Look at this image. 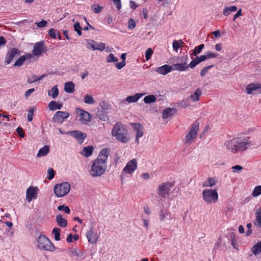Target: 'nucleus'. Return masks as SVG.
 <instances>
[{
  "mask_svg": "<svg viewBox=\"0 0 261 261\" xmlns=\"http://www.w3.org/2000/svg\"><path fill=\"white\" fill-rule=\"evenodd\" d=\"M261 145L258 136L237 137L226 141L224 146L233 153L242 152L247 149H256Z\"/></svg>",
  "mask_w": 261,
  "mask_h": 261,
  "instance_id": "1",
  "label": "nucleus"
},
{
  "mask_svg": "<svg viewBox=\"0 0 261 261\" xmlns=\"http://www.w3.org/2000/svg\"><path fill=\"white\" fill-rule=\"evenodd\" d=\"M109 154V150L103 149L100 152L97 158L93 161L89 170L90 175L93 177L103 175L107 169V162Z\"/></svg>",
  "mask_w": 261,
  "mask_h": 261,
  "instance_id": "2",
  "label": "nucleus"
},
{
  "mask_svg": "<svg viewBox=\"0 0 261 261\" xmlns=\"http://www.w3.org/2000/svg\"><path fill=\"white\" fill-rule=\"evenodd\" d=\"M111 134L113 137L121 143H126L129 140L128 134L123 124L117 123L113 126Z\"/></svg>",
  "mask_w": 261,
  "mask_h": 261,
  "instance_id": "3",
  "label": "nucleus"
},
{
  "mask_svg": "<svg viewBox=\"0 0 261 261\" xmlns=\"http://www.w3.org/2000/svg\"><path fill=\"white\" fill-rule=\"evenodd\" d=\"M36 247L37 249L49 252L54 251L56 247L45 236L41 234L36 239Z\"/></svg>",
  "mask_w": 261,
  "mask_h": 261,
  "instance_id": "4",
  "label": "nucleus"
},
{
  "mask_svg": "<svg viewBox=\"0 0 261 261\" xmlns=\"http://www.w3.org/2000/svg\"><path fill=\"white\" fill-rule=\"evenodd\" d=\"M203 200L207 204L216 203L219 198L217 189L206 188L202 192Z\"/></svg>",
  "mask_w": 261,
  "mask_h": 261,
  "instance_id": "5",
  "label": "nucleus"
},
{
  "mask_svg": "<svg viewBox=\"0 0 261 261\" xmlns=\"http://www.w3.org/2000/svg\"><path fill=\"white\" fill-rule=\"evenodd\" d=\"M71 189V186L68 182H63L56 184L54 191L57 197L61 198L67 195Z\"/></svg>",
  "mask_w": 261,
  "mask_h": 261,
  "instance_id": "6",
  "label": "nucleus"
},
{
  "mask_svg": "<svg viewBox=\"0 0 261 261\" xmlns=\"http://www.w3.org/2000/svg\"><path fill=\"white\" fill-rule=\"evenodd\" d=\"M159 223L162 227L168 226L173 217L171 213L167 209H161L158 216Z\"/></svg>",
  "mask_w": 261,
  "mask_h": 261,
  "instance_id": "7",
  "label": "nucleus"
},
{
  "mask_svg": "<svg viewBox=\"0 0 261 261\" xmlns=\"http://www.w3.org/2000/svg\"><path fill=\"white\" fill-rule=\"evenodd\" d=\"M175 59L178 62L173 63L174 69L179 71H185L188 69V56L176 57Z\"/></svg>",
  "mask_w": 261,
  "mask_h": 261,
  "instance_id": "8",
  "label": "nucleus"
},
{
  "mask_svg": "<svg viewBox=\"0 0 261 261\" xmlns=\"http://www.w3.org/2000/svg\"><path fill=\"white\" fill-rule=\"evenodd\" d=\"M137 160L136 159H133L126 163L125 166L122 170L121 176H122L125 175H132L137 170Z\"/></svg>",
  "mask_w": 261,
  "mask_h": 261,
  "instance_id": "9",
  "label": "nucleus"
},
{
  "mask_svg": "<svg viewBox=\"0 0 261 261\" xmlns=\"http://www.w3.org/2000/svg\"><path fill=\"white\" fill-rule=\"evenodd\" d=\"M199 128V124L198 122H194L185 138V142L186 143L191 144L195 139L197 134Z\"/></svg>",
  "mask_w": 261,
  "mask_h": 261,
  "instance_id": "10",
  "label": "nucleus"
},
{
  "mask_svg": "<svg viewBox=\"0 0 261 261\" xmlns=\"http://www.w3.org/2000/svg\"><path fill=\"white\" fill-rule=\"evenodd\" d=\"M246 92L249 95H257L261 94V84L257 82H253L247 85Z\"/></svg>",
  "mask_w": 261,
  "mask_h": 261,
  "instance_id": "11",
  "label": "nucleus"
},
{
  "mask_svg": "<svg viewBox=\"0 0 261 261\" xmlns=\"http://www.w3.org/2000/svg\"><path fill=\"white\" fill-rule=\"evenodd\" d=\"M75 112L79 117V121L83 124H87L91 120V115L81 108H76Z\"/></svg>",
  "mask_w": 261,
  "mask_h": 261,
  "instance_id": "12",
  "label": "nucleus"
},
{
  "mask_svg": "<svg viewBox=\"0 0 261 261\" xmlns=\"http://www.w3.org/2000/svg\"><path fill=\"white\" fill-rule=\"evenodd\" d=\"M172 187L170 182L164 183L159 186L158 194L160 197L165 198L169 195V193Z\"/></svg>",
  "mask_w": 261,
  "mask_h": 261,
  "instance_id": "13",
  "label": "nucleus"
},
{
  "mask_svg": "<svg viewBox=\"0 0 261 261\" xmlns=\"http://www.w3.org/2000/svg\"><path fill=\"white\" fill-rule=\"evenodd\" d=\"M87 47L90 48V47L93 50H98L102 51L106 48V44L102 42H97L93 40H87Z\"/></svg>",
  "mask_w": 261,
  "mask_h": 261,
  "instance_id": "14",
  "label": "nucleus"
},
{
  "mask_svg": "<svg viewBox=\"0 0 261 261\" xmlns=\"http://www.w3.org/2000/svg\"><path fill=\"white\" fill-rule=\"evenodd\" d=\"M39 189L37 187L30 186L26 191V200L28 202H30L33 199H36L37 198V194Z\"/></svg>",
  "mask_w": 261,
  "mask_h": 261,
  "instance_id": "15",
  "label": "nucleus"
},
{
  "mask_svg": "<svg viewBox=\"0 0 261 261\" xmlns=\"http://www.w3.org/2000/svg\"><path fill=\"white\" fill-rule=\"evenodd\" d=\"M65 134L66 135H70L71 136L76 138L79 144L83 143L87 137L86 133L76 130L67 132Z\"/></svg>",
  "mask_w": 261,
  "mask_h": 261,
  "instance_id": "16",
  "label": "nucleus"
},
{
  "mask_svg": "<svg viewBox=\"0 0 261 261\" xmlns=\"http://www.w3.org/2000/svg\"><path fill=\"white\" fill-rule=\"evenodd\" d=\"M69 116L68 112L63 111H57L53 117L54 122L59 124H62L64 120L67 118Z\"/></svg>",
  "mask_w": 261,
  "mask_h": 261,
  "instance_id": "17",
  "label": "nucleus"
},
{
  "mask_svg": "<svg viewBox=\"0 0 261 261\" xmlns=\"http://www.w3.org/2000/svg\"><path fill=\"white\" fill-rule=\"evenodd\" d=\"M133 129L136 133L135 141L137 144H139V139L142 137L144 133L143 126L140 123H132Z\"/></svg>",
  "mask_w": 261,
  "mask_h": 261,
  "instance_id": "18",
  "label": "nucleus"
},
{
  "mask_svg": "<svg viewBox=\"0 0 261 261\" xmlns=\"http://www.w3.org/2000/svg\"><path fill=\"white\" fill-rule=\"evenodd\" d=\"M19 50L16 48H12L8 50L5 58V63L7 65L9 64L16 56L19 55Z\"/></svg>",
  "mask_w": 261,
  "mask_h": 261,
  "instance_id": "19",
  "label": "nucleus"
},
{
  "mask_svg": "<svg viewBox=\"0 0 261 261\" xmlns=\"http://www.w3.org/2000/svg\"><path fill=\"white\" fill-rule=\"evenodd\" d=\"M69 255L71 257H75L82 260L84 258V253L76 247L71 248L68 250Z\"/></svg>",
  "mask_w": 261,
  "mask_h": 261,
  "instance_id": "20",
  "label": "nucleus"
},
{
  "mask_svg": "<svg viewBox=\"0 0 261 261\" xmlns=\"http://www.w3.org/2000/svg\"><path fill=\"white\" fill-rule=\"evenodd\" d=\"M45 46L44 42H38L35 43L33 50V55L36 56H40L44 51Z\"/></svg>",
  "mask_w": 261,
  "mask_h": 261,
  "instance_id": "21",
  "label": "nucleus"
},
{
  "mask_svg": "<svg viewBox=\"0 0 261 261\" xmlns=\"http://www.w3.org/2000/svg\"><path fill=\"white\" fill-rule=\"evenodd\" d=\"M88 242L91 244L96 243L98 238V234L94 231L93 228L90 229L87 232L86 234Z\"/></svg>",
  "mask_w": 261,
  "mask_h": 261,
  "instance_id": "22",
  "label": "nucleus"
},
{
  "mask_svg": "<svg viewBox=\"0 0 261 261\" xmlns=\"http://www.w3.org/2000/svg\"><path fill=\"white\" fill-rule=\"evenodd\" d=\"M144 95L145 93H136L134 95L127 96L124 100L127 103L136 102Z\"/></svg>",
  "mask_w": 261,
  "mask_h": 261,
  "instance_id": "23",
  "label": "nucleus"
},
{
  "mask_svg": "<svg viewBox=\"0 0 261 261\" xmlns=\"http://www.w3.org/2000/svg\"><path fill=\"white\" fill-rule=\"evenodd\" d=\"M173 69L172 66L169 65H164L158 67L156 71L162 75H166L171 72Z\"/></svg>",
  "mask_w": 261,
  "mask_h": 261,
  "instance_id": "24",
  "label": "nucleus"
},
{
  "mask_svg": "<svg viewBox=\"0 0 261 261\" xmlns=\"http://www.w3.org/2000/svg\"><path fill=\"white\" fill-rule=\"evenodd\" d=\"M202 94V91L200 89L197 88L191 94L189 99L193 102L198 101Z\"/></svg>",
  "mask_w": 261,
  "mask_h": 261,
  "instance_id": "25",
  "label": "nucleus"
},
{
  "mask_svg": "<svg viewBox=\"0 0 261 261\" xmlns=\"http://www.w3.org/2000/svg\"><path fill=\"white\" fill-rule=\"evenodd\" d=\"M218 181L215 177H208L202 183L203 187H213L216 186Z\"/></svg>",
  "mask_w": 261,
  "mask_h": 261,
  "instance_id": "26",
  "label": "nucleus"
},
{
  "mask_svg": "<svg viewBox=\"0 0 261 261\" xmlns=\"http://www.w3.org/2000/svg\"><path fill=\"white\" fill-rule=\"evenodd\" d=\"M176 112V110L174 108H167L162 111V117L163 119H166L173 115Z\"/></svg>",
  "mask_w": 261,
  "mask_h": 261,
  "instance_id": "27",
  "label": "nucleus"
},
{
  "mask_svg": "<svg viewBox=\"0 0 261 261\" xmlns=\"http://www.w3.org/2000/svg\"><path fill=\"white\" fill-rule=\"evenodd\" d=\"M93 149V147L92 145L84 147L81 151L80 154L85 157H89L92 154Z\"/></svg>",
  "mask_w": 261,
  "mask_h": 261,
  "instance_id": "28",
  "label": "nucleus"
},
{
  "mask_svg": "<svg viewBox=\"0 0 261 261\" xmlns=\"http://www.w3.org/2000/svg\"><path fill=\"white\" fill-rule=\"evenodd\" d=\"M49 152V147L48 145H45L42 148H40L37 154V157L41 158L43 156H46Z\"/></svg>",
  "mask_w": 261,
  "mask_h": 261,
  "instance_id": "29",
  "label": "nucleus"
},
{
  "mask_svg": "<svg viewBox=\"0 0 261 261\" xmlns=\"http://www.w3.org/2000/svg\"><path fill=\"white\" fill-rule=\"evenodd\" d=\"M56 220L58 225L61 227H65L67 225V221L60 215L56 216Z\"/></svg>",
  "mask_w": 261,
  "mask_h": 261,
  "instance_id": "30",
  "label": "nucleus"
},
{
  "mask_svg": "<svg viewBox=\"0 0 261 261\" xmlns=\"http://www.w3.org/2000/svg\"><path fill=\"white\" fill-rule=\"evenodd\" d=\"M254 225L261 227V208L259 207L255 212V220L253 223Z\"/></svg>",
  "mask_w": 261,
  "mask_h": 261,
  "instance_id": "31",
  "label": "nucleus"
},
{
  "mask_svg": "<svg viewBox=\"0 0 261 261\" xmlns=\"http://www.w3.org/2000/svg\"><path fill=\"white\" fill-rule=\"evenodd\" d=\"M252 253L256 256L261 253V241L255 244L251 248Z\"/></svg>",
  "mask_w": 261,
  "mask_h": 261,
  "instance_id": "32",
  "label": "nucleus"
},
{
  "mask_svg": "<svg viewBox=\"0 0 261 261\" xmlns=\"http://www.w3.org/2000/svg\"><path fill=\"white\" fill-rule=\"evenodd\" d=\"M75 85L72 82H68L65 83L64 85V90L66 92L72 93L74 91Z\"/></svg>",
  "mask_w": 261,
  "mask_h": 261,
  "instance_id": "33",
  "label": "nucleus"
},
{
  "mask_svg": "<svg viewBox=\"0 0 261 261\" xmlns=\"http://www.w3.org/2000/svg\"><path fill=\"white\" fill-rule=\"evenodd\" d=\"M63 107L62 103H59L56 101H51L48 104V108L51 111H55L56 110H60Z\"/></svg>",
  "mask_w": 261,
  "mask_h": 261,
  "instance_id": "34",
  "label": "nucleus"
},
{
  "mask_svg": "<svg viewBox=\"0 0 261 261\" xmlns=\"http://www.w3.org/2000/svg\"><path fill=\"white\" fill-rule=\"evenodd\" d=\"M238 8L235 6H230L229 7H225L223 11V14L224 16H228L231 12H235L237 11Z\"/></svg>",
  "mask_w": 261,
  "mask_h": 261,
  "instance_id": "35",
  "label": "nucleus"
},
{
  "mask_svg": "<svg viewBox=\"0 0 261 261\" xmlns=\"http://www.w3.org/2000/svg\"><path fill=\"white\" fill-rule=\"evenodd\" d=\"M48 95L54 99L56 98L59 95V90L57 86L53 87L50 90H48Z\"/></svg>",
  "mask_w": 261,
  "mask_h": 261,
  "instance_id": "36",
  "label": "nucleus"
},
{
  "mask_svg": "<svg viewBox=\"0 0 261 261\" xmlns=\"http://www.w3.org/2000/svg\"><path fill=\"white\" fill-rule=\"evenodd\" d=\"M119 59L117 57H115L113 54L110 53L106 57V61L108 63H112L117 62L118 61Z\"/></svg>",
  "mask_w": 261,
  "mask_h": 261,
  "instance_id": "37",
  "label": "nucleus"
},
{
  "mask_svg": "<svg viewBox=\"0 0 261 261\" xmlns=\"http://www.w3.org/2000/svg\"><path fill=\"white\" fill-rule=\"evenodd\" d=\"M122 61L115 64L116 67L118 69H121L125 65L126 54H122L120 56Z\"/></svg>",
  "mask_w": 261,
  "mask_h": 261,
  "instance_id": "38",
  "label": "nucleus"
},
{
  "mask_svg": "<svg viewBox=\"0 0 261 261\" xmlns=\"http://www.w3.org/2000/svg\"><path fill=\"white\" fill-rule=\"evenodd\" d=\"M156 100V98L154 95H149L146 96L144 99L143 101L145 103L149 104L155 102Z\"/></svg>",
  "mask_w": 261,
  "mask_h": 261,
  "instance_id": "39",
  "label": "nucleus"
},
{
  "mask_svg": "<svg viewBox=\"0 0 261 261\" xmlns=\"http://www.w3.org/2000/svg\"><path fill=\"white\" fill-rule=\"evenodd\" d=\"M184 42L182 40H174L172 43L173 49L177 52L178 49L181 47Z\"/></svg>",
  "mask_w": 261,
  "mask_h": 261,
  "instance_id": "40",
  "label": "nucleus"
},
{
  "mask_svg": "<svg viewBox=\"0 0 261 261\" xmlns=\"http://www.w3.org/2000/svg\"><path fill=\"white\" fill-rule=\"evenodd\" d=\"M84 101L85 103L88 105H93L95 102L93 96L89 94H86L84 96Z\"/></svg>",
  "mask_w": 261,
  "mask_h": 261,
  "instance_id": "41",
  "label": "nucleus"
},
{
  "mask_svg": "<svg viewBox=\"0 0 261 261\" xmlns=\"http://www.w3.org/2000/svg\"><path fill=\"white\" fill-rule=\"evenodd\" d=\"M45 75L43 74L41 76H37L35 75H33L31 77H29L28 80V82L29 83H33L36 81L41 80L44 77H45Z\"/></svg>",
  "mask_w": 261,
  "mask_h": 261,
  "instance_id": "42",
  "label": "nucleus"
},
{
  "mask_svg": "<svg viewBox=\"0 0 261 261\" xmlns=\"http://www.w3.org/2000/svg\"><path fill=\"white\" fill-rule=\"evenodd\" d=\"M204 47V44H201L199 45L198 46L195 47V48L192 50L191 55L196 56L198 54H200Z\"/></svg>",
  "mask_w": 261,
  "mask_h": 261,
  "instance_id": "43",
  "label": "nucleus"
},
{
  "mask_svg": "<svg viewBox=\"0 0 261 261\" xmlns=\"http://www.w3.org/2000/svg\"><path fill=\"white\" fill-rule=\"evenodd\" d=\"M60 232L61 230L58 227H55L53 229L52 233L54 235V238L56 241H59L60 240Z\"/></svg>",
  "mask_w": 261,
  "mask_h": 261,
  "instance_id": "44",
  "label": "nucleus"
},
{
  "mask_svg": "<svg viewBox=\"0 0 261 261\" xmlns=\"http://www.w3.org/2000/svg\"><path fill=\"white\" fill-rule=\"evenodd\" d=\"M103 9V7L100 6L98 4H93L91 5V9L92 11L96 14L100 13L102 11Z\"/></svg>",
  "mask_w": 261,
  "mask_h": 261,
  "instance_id": "45",
  "label": "nucleus"
},
{
  "mask_svg": "<svg viewBox=\"0 0 261 261\" xmlns=\"http://www.w3.org/2000/svg\"><path fill=\"white\" fill-rule=\"evenodd\" d=\"M260 195H261V186H256L252 193V195L255 197Z\"/></svg>",
  "mask_w": 261,
  "mask_h": 261,
  "instance_id": "46",
  "label": "nucleus"
},
{
  "mask_svg": "<svg viewBox=\"0 0 261 261\" xmlns=\"http://www.w3.org/2000/svg\"><path fill=\"white\" fill-rule=\"evenodd\" d=\"M26 60V56H22L20 58H19L14 64L15 66H20L23 64V62Z\"/></svg>",
  "mask_w": 261,
  "mask_h": 261,
  "instance_id": "47",
  "label": "nucleus"
},
{
  "mask_svg": "<svg viewBox=\"0 0 261 261\" xmlns=\"http://www.w3.org/2000/svg\"><path fill=\"white\" fill-rule=\"evenodd\" d=\"M200 63L197 59V57H195L194 59H193L191 62L189 64H188V68L189 67L193 69L195 68L198 64H199Z\"/></svg>",
  "mask_w": 261,
  "mask_h": 261,
  "instance_id": "48",
  "label": "nucleus"
},
{
  "mask_svg": "<svg viewBox=\"0 0 261 261\" xmlns=\"http://www.w3.org/2000/svg\"><path fill=\"white\" fill-rule=\"evenodd\" d=\"M55 174V173L54 170L51 168H49L47 169L46 178L49 180H51L53 178H54Z\"/></svg>",
  "mask_w": 261,
  "mask_h": 261,
  "instance_id": "49",
  "label": "nucleus"
},
{
  "mask_svg": "<svg viewBox=\"0 0 261 261\" xmlns=\"http://www.w3.org/2000/svg\"><path fill=\"white\" fill-rule=\"evenodd\" d=\"M153 53V50L151 48H148L145 51V56L146 61H148Z\"/></svg>",
  "mask_w": 261,
  "mask_h": 261,
  "instance_id": "50",
  "label": "nucleus"
},
{
  "mask_svg": "<svg viewBox=\"0 0 261 261\" xmlns=\"http://www.w3.org/2000/svg\"><path fill=\"white\" fill-rule=\"evenodd\" d=\"M98 118L102 121H107L108 120V117L103 111L99 112L98 114Z\"/></svg>",
  "mask_w": 261,
  "mask_h": 261,
  "instance_id": "51",
  "label": "nucleus"
},
{
  "mask_svg": "<svg viewBox=\"0 0 261 261\" xmlns=\"http://www.w3.org/2000/svg\"><path fill=\"white\" fill-rule=\"evenodd\" d=\"M213 66V65H212L203 68L200 71V75L202 77L204 76L207 73L208 70H210Z\"/></svg>",
  "mask_w": 261,
  "mask_h": 261,
  "instance_id": "52",
  "label": "nucleus"
},
{
  "mask_svg": "<svg viewBox=\"0 0 261 261\" xmlns=\"http://www.w3.org/2000/svg\"><path fill=\"white\" fill-rule=\"evenodd\" d=\"M58 210L59 211H64L66 214H69L70 212V208L65 205H61L58 207Z\"/></svg>",
  "mask_w": 261,
  "mask_h": 261,
  "instance_id": "53",
  "label": "nucleus"
},
{
  "mask_svg": "<svg viewBox=\"0 0 261 261\" xmlns=\"http://www.w3.org/2000/svg\"><path fill=\"white\" fill-rule=\"evenodd\" d=\"M205 54L206 55L207 60L210 59L216 58L218 56V54L211 51L206 52Z\"/></svg>",
  "mask_w": 261,
  "mask_h": 261,
  "instance_id": "54",
  "label": "nucleus"
},
{
  "mask_svg": "<svg viewBox=\"0 0 261 261\" xmlns=\"http://www.w3.org/2000/svg\"><path fill=\"white\" fill-rule=\"evenodd\" d=\"M75 31L77 32V34L81 36L82 35L81 27L79 22H76L73 25Z\"/></svg>",
  "mask_w": 261,
  "mask_h": 261,
  "instance_id": "55",
  "label": "nucleus"
},
{
  "mask_svg": "<svg viewBox=\"0 0 261 261\" xmlns=\"http://www.w3.org/2000/svg\"><path fill=\"white\" fill-rule=\"evenodd\" d=\"M35 110L34 108H31L28 111L27 117L29 121H31L33 119V113Z\"/></svg>",
  "mask_w": 261,
  "mask_h": 261,
  "instance_id": "56",
  "label": "nucleus"
},
{
  "mask_svg": "<svg viewBox=\"0 0 261 261\" xmlns=\"http://www.w3.org/2000/svg\"><path fill=\"white\" fill-rule=\"evenodd\" d=\"M58 31L55 30L54 29H50L48 31V34L53 39H55L57 37V34Z\"/></svg>",
  "mask_w": 261,
  "mask_h": 261,
  "instance_id": "57",
  "label": "nucleus"
},
{
  "mask_svg": "<svg viewBox=\"0 0 261 261\" xmlns=\"http://www.w3.org/2000/svg\"><path fill=\"white\" fill-rule=\"evenodd\" d=\"M136 27V22L133 19H130L128 22V28L129 29H133Z\"/></svg>",
  "mask_w": 261,
  "mask_h": 261,
  "instance_id": "58",
  "label": "nucleus"
},
{
  "mask_svg": "<svg viewBox=\"0 0 261 261\" xmlns=\"http://www.w3.org/2000/svg\"><path fill=\"white\" fill-rule=\"evenodd\" d=\"M243 169V167L240 165H236L232 167V172L234 173H239Z\"/></svg>",
  "mask_w": 261,
  "mask_h": 261,
  "instance_id": "59",
  "label": "nucleus"
},
{
  "mask_svg": "<svg viewBox=\"0 0 261 261\" xmlns=\"http://www.w3.org/2000/svg\"><path fill=\"white\" fill-rule=\"evenodd\" d=\"M47 23V21L44 20H42L40 22H35V24L39 28L45 27V26H46Z\"/></svg>",
  "mask_w": 261,
  "mask_h": 261,
  "instance_id": "60",
  "label": "nucleus"
},
{
  "mask_svg": "<svg viewBox=\"0 0 261 261\" xmlns=\"http://www.w3.org/2000/svg\"><path fill=\"white\" fill-rule=\"evenodd\" d=\"M199 62V63H201L202 62H203L206 60H207L206 55H202L200 56L196 57Z\"/></svg>",
  "mask_w": 261,
  "mask_h": 261,
  "instance_id": "61",
  "label": "nucleus"
},
{
  "mask_svg": "<svg viewBox=\"0 0 261 261\" xmlns=\"http://www.w3.org/2000/svg\"><path fill=\"white\" fill-rule=\"evenodd\" d=\"M16 131L20 137L22 138L24 137V133L23 131V129L21 127H18L17 128Z\"/></svg>",
  "mask_w": 261,
  "mask_h": 261,
  "instance_id": "62",
  "label": "nucleus"
},
{
  "mask_svg": "<svg viewBox=\"0 0 261 261\" xmlns=\"http://www.w3.org/2000/svg\"><path fill=\"white\" fill-rule=\"evenodd\" d=\"M117 8L119 10L121 8V3L120 0H112Z\"/></svg>",
  "mask_w": 261,
  "mask_h": 261,
  "instance_id": "63",
  "label": "nucleus"
},
{
  "mask_svg": "<svg viewBox=\"0 0 261 261\" xmlns=\"http://www.w3.org/2000/svg\"><path fill=\"white\" fill-rule=\"evenodd\" d=\"M223 48V45L222 43H217L215 45V49L216 51H221Z\"/></svg>",
  "mask_w": 261,
  "mask_h": 261,
  "instance_id": "64",
  "label": "nucleus"
}]
</instances>
